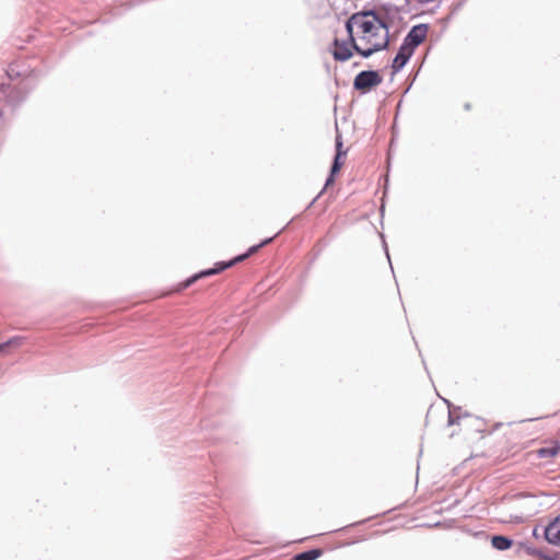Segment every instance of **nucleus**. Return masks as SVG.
I'll list each match as a JSON object with an SVG mask.
<instances>
[{"label":"nucleus","instance_id":"f257e3e1","mask_svg":"<svg viewBox=\"0 0 560 560\" xmlns=\"http://www.w3.org/2000/svg\"><path fill=\"white\" fill-rule=\"evenodd\" d=\"M273 240H275V236L267 237V238L262 240L259 244L250 246L246 253L237 255L236 257H234L233 259H231L229 261L215 262L212 268L201 270V271L190 276L184 282L180 283L179 289L180 290L187 289L188 287H190L192 283H195L199 279H203V278H207L210 276L218 275V273L226 270L228 268H231L235 264L241 262V261L245 260L246 258H248L249 256L256 254L260 248L270 244Z\"/></svg>","mask_w":560,"mask_h":560},{"label":"nucleus","instance_id":"f03ea898","mask_svg":"<svg viewBox=\"0 0 560 560\" xmlns=\"http://www.w3.org/2000/svg\"><path fill=\"white\" fill-rule=\"evenodd\" d=\"M491 546L500 551L509 550L515 547V556L517 557H537L539 560H560V558L551 557L541 550L528 545L527 542L514 544L513 539L504 535H492L490 537Z\"/></svg>","mask_w":560,"mask_h":560},{"label":"nucleus","instance_id":"7ed1b4c3","mask_svg":"<svg viewBox=\"0 0 560 560\" xmlns=\"http://www.w3.org/2000/svg\"><path fill=\"white\" fill-rule=\"evenodd\" d=\"M358 28L361 32L360 38L366 43H371V38L375 37L381 28L389 34V23L382 19L374 9L357 12Z\"/></svg>","mask_w":560,"mask_h":560},{"label":"nucleus","instance_id":"20e7f679","mask_svg":"<svg viewBox=\"0 0 560 560\" xmlns=\"http://www.w3.org/2000/svg\"><path fill=\"white\" fill-rule=\"evenodd\" d=\"M383 81L382 75L376 70H363L359 72L353 80V89L361 94H366L373 88L380 85Z\"/></svg>","mask_w":560,"mask_h":560},{"label":"nucleus","instance_id":"39448f33","mask_svg":"<svg viewBox=\"0 0 560 560\" xmlns=\"http://www.w3.org/2000/svg\"><path fill=\"white\" fill-rule=\"evenodd\" d=\"M24 98L25 94L22 92L21 88H10V85L5 86L2 84L0 89V103L3 102L4 105L0 106V116L5 114V107L14 108L21 104Z\"/></svg>","mask_w":560,"mask_h":560},{"label":"nucleus","instance_id":"423d86ee","mask_svg":"<svg viewBox=\"0 0 560 560\" xmlns=\"http://www.w3.org/2000/svg\"><path fill=\"white\" fill-rule=\"evenodd\" d=\"M428 33L427 24H418L410 28L405 36L401 46L415 52L416 48L425 39Z\"/></svg>","mask_w":560,"mask_h":560},{"label":"nucleus","instance_id":"0eeeda50","mask_svg":"<svg viewBox=\"0 0 560 560\" xmlns=\"http://www.w3.org/2000/svg\"><path fill=\"white\" fill-rule=\"evenodd\" d=\"M334 50H332V57L337 61H348L352 55L353 49L349 43L348 39H339L335 38L332 42Z\"/></svg>","mask_w":560,"mask_h":560},{"label":"nucleus","instance_id":"6e6552de","mask_svg":"<svg viewBox=\"0 0 560 560\" xmlns=\"http://www.w3.org/2000/svg\"><path fill=\"white\" fill-rule=\"evenodd\" d=\"M388 46H389V34H387V32H385L384 39L382 42L372 43L371 46L368 48L360 47L358 45V43H355V45H352L351 47L357 54H359L363 58H369L377 51L386 50L388 48Z\"/></svg>","mask_w":560,"mask_h":560},{"label":"nucleus","instance_id":"1a4fd4ad","mask_svg":"<svg viewBox=\"0 0 560 560\" xmlns=\"http://www.w3.org/2000/svg\"><path fill=\"white\" fill-rule=\"evenodd\" d=\"M542 536L549 544L560 546V514L542 527Z\"/></svg>","mask_w":560,"mask_h":560},{"label":"nucleus","instance_id":"9d476101","mask_svg":"<svg viewBox=\"0 0 560 560\" xmlns=\"http://www.w3.org/2000/svg\"><path fill=\"white\" fill-rule=\"evenodd\" d=\"M412 55V51L400 45L395 58L393 59L392 75H395L396 73L401 71L404 67L408 63Z\"/></svg>","mask_w":560,"mask_h":560},{"label":"nucleus","instance_id":"9b49d317","mask_svg":"<svg viewBox=\"0 0 560 560\" xmlns=\"http://www.w3.org/2000/svg\"><path fill=\"white\" fill-rule=\"evenodd\" d=\"M346 153L347 152L342 150L341 136L337 135V137H336V154H335L332 164L330 166L329 175L336 176L340 172L341 166L343 164V162L341 161V158L345 156Z\"/></svg>","mask_w":560,"mask_h":560},{"label":"nucleus","instance_id":"f8f14e48","mask_svg":"<svg viewBox=\"0 0 560 560\" xmlns=\"http://www.w3.org/2000/svg\"><path fill=\"white\" fill-rule=\"evenodd\" d=\"M346 153L347 152L342 150L341 136L337 135V137H336V154H335L332 164L330 166L329 175L336 176L340 172L341 166L343 164V162L341 161V158L345 156Z\"/></svg>","mask_w":560,"mask_h":560},{"label":"nucleus","instance_id":"ddd939ff","mask_svg":"<svg viewBox=\"0 0 560 560\" xmlns=\"http://www.w3.org/2000/svg\"><path fill=\"white\" fill-rule=\"evenodd\" d=\"M346 153L347 152L342 150L341 136L337 135V137H336V154H335L332 164L330 166L329 175L336 176L340 172L341 166L343 164V162L341 161V158L345 156Z\"/></svg>","mask_w":560,"mask_h":560},{"label":"nucleus","instance_id":"4468645a","mask_svg":"<svg viewBox=\"0 0 560 560\" xmlns=\"http://www.w3.org/2000/svg\"><path fill=\"white\" fill-rule=\"evenodd\" d=\"M358 20H360L359 18H357V12L351 14L348 20L346 21V31H347V34H348V40L350 43V45H355L357 40H355V37H354V26L358 27Z\"/></svg>","mask_w":560,"mask_h":560},{"label":"nucleus","instance_id":"2eb2a0df","mask_svg":"<svg viewBox=\"0 0 560 560\" xmlns=\"http://www.w3.org/2000/svg\"><path fill=\"white\" fill-rule=\"evenodd\" d=\"M322 556H323V549L313 548V549L293 555L290 560H317Z\"/></svg>","mask_w":560,"mask_h":560},{"label":"nucleus","instance_id":"dca6fc26","mask_svg":"<svg viewBox=\"0 0 560 560\" xmlns=\"http://www.w3.org/2000/svg\"><path fill=\"white\" fill-rule=\"evenodd\" d=\"M560 446L541 447L538 454L541 458L552 457L558 454Z\"/></svg>","mask_w":560,"mask_h":560},{"label":"nucleus","instance_id":"f3484780","mask_svg":"<svg viewBox=\"0 0 560 560\" xmlns=\"http://www.w3.org/2000/svg\"><path fill=\"white\" fill-rule=\"evenodd\" d=\"M335 182V176L332 175H329L325 182V185H324V188L319 191V194L310 202V205L307 206V208H311L316 201L317 199L324 194L325 189L330 186L332 183Z\"/></svg>","mask_w":560,"mask_h":560},{"label":"nucleus","instance_id":"a211bd4d","mask_svg":"<svg viewBox=\"0 0 560 560\" xmlns=\"http://www.w3.org/2000/svg\"><path fill=\"white\" fill-rule=\"evenodd\" d=\"M24 340H25V337H23V336H13L9 340H7L5 343H7L8 348L9 347H20L23 345Z\"/></svg>","mask_w":560,"mask_h":560},{"label":"nucleus","instance_id":"6ab92c4d","mask_svg":"<svg viewBox=\"0 0 560 560\" xmlns=\"http://www.w3.org/2000/svg\"><path fill=\"white\" fill-rule=\"evenodd\" d=\"M459 419H460V416L455 415V410H451V409L448 410V419H447L448 425L457 424Z\"/></svg>","mask_w":560,"mask_h":560},{"label":"nucleus","instance_id":"aec40b11","mask_svg":"<svg viewBox=\"0 0 560 560\" xmlns=\"http://www.w3.org/2000/svg\"><path fill=\"white\" fill-rule=\"evenodd\" d=\"M7 74L9 78H14V77H21L23 75L20 71L15 70V67L13 65H11L7 71Z\"/></svg>","mask_w":560,"mask_h":560},{"label":"nucleus","instance_id":"412c9836","mask_svg":"<svg viewBox=\"0 0 560 560\" xmlns=\"http://www.w3.org/2000/svg\"><path fill=\"white\" fill-rule=\"evenodd\" d=\"M539 529H540V527H539V526H536V527L533 529V535H534L535 537H539V536L541 535V534L539 533Z\"/></svg>","mask_w":560,"mask_h":560},{"label":"nucleus","instance_id":"4be33fe9","mask_svg":"<svg viewBox=\"0 0 560 560\" xmlns=\"http://www.w3.org/2000/svg\"><path fill=\"white\" fill-rule=\"evenodd\" d=\"M5 349H8V346H7L5 341L1 342L0 343V351H4Z\"/></svg>","mask_w":560,"mask_h":560},{"label":"nucleus","instance_id":"5701e85b","mask_svg":"<svg viewBox=\"0 0 560 560\" xmlns=\"http://www.w3.org/2000/svg\"><path fill=\"white\" fill-rule=\"evenodd\" d=\"M469 108H470V105H469L468 103H467V104H465V109H467V110H468Z\"/></svg>","mask_w":560,"mask_h":560},{"label":"nucleus","instance_id":"b1692460","mask_svg":"<svg viewBox=\"0 0 560 560\" xmlns=\"http://www.w3.org/2000/svg\"><path fill=\"white\" fill-rule=\"evenodd\" d=\"M282 233V230H279L278 233L275 235V237L278 235V234H281Z\"/></svg>","mask_w":560,"mask_h":560},{"label":"nucleus","instance_id":"393cba45","mask_svg":"<svg viewBox=\"0 0 560 560\" xmlns=\"http://www.w3.org/2000/svg\"><path fill=\"white\" fill-rule=\"evenodd\" d=\"M282 233V230H279L278 233L275 235V237L278 235V234H281Z\"/></svg>","mask_w":560,"mask_h":560},{"label":"nucleus","instance_id":"a878e982","mask_svg":"<svg viewBox=\"0 0 560 560\" xmlns=\"http://www.w3.org/2000/svg\"><path fill=\"white\" fill-rule=\"evenodd\" d=\"M386 256H387V258L389 259V253H388V250H387V249H386Z\"/></svg>","mask_w":560,"mask_h":560},{"label":"nucleus","instance_id":"bb28decb","mask_svg":"<svg viewBox=\"0 0 560 560\" xmlns=\"http://www.w3.org/2000/svg\"><path fill=\"white\" fill-rule=\"evenodd\" d=\"M241 560H248V557H244V558H242Z\"/></svg>","mask_w":560,"mask_h":560}]
</instances>
